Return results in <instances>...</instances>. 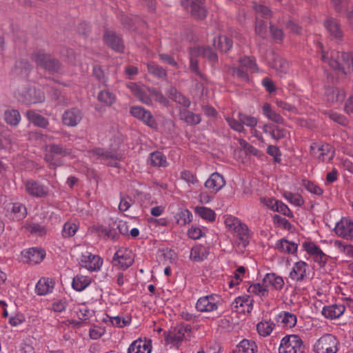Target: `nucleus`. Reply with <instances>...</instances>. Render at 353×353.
<instances>
[{
	"label": "nucleus",
	"mask_w": 353,
	"mask_h": 353,
	"mask_svg": "<svg viewBox=\"0 0 353 353\" xmlns=\"http://www.w3.org/2000/svg\"><path fill=\"white\" fill-rule=\"evenodd\" d=\"M48 93L51 97V99L57 102L59 104L66 103V99L61 94V92L54 88H51L48 91Z\"/></svg>",
	"instance_id": "13d9d810"
},
{
	"label": "nucleus",
	"mask_w": 353,
	"mask_h": 353,
	"mask_svg": "<svg viewBox=\"0 0 353 353\" xmlns=\"http://www.w3.org/2000/svg\"><path fill=\"white\" fill-rule=\"evenodd\" d=\"M152 340L138 339L134 341L129 347L128 353H150L152 350Z\"/></svg>",
	"instance_id": "aec40b11"
},
{
	"label": "nucleus",
	"mask_w": 353,
	"mask_h": 353,
	"mask_svg": "<svg viewBox=\"0 0 353 353\" xmlns=\"http://www.w3.org/2000/svg\"><path fill=\"white\" fill-rule=\"evenodd\" d=\"M302 185L308 192L320 196L323 193V190L318 185L309 180L303 179Z\"/></svg>",
	"instance_id": "3c124183"
},
{
	"label": "nucleus",
	"mask_w": 353,
	"mask_h": 353,
	"mask_svg": "<svg viewBox=\"0 0 353 353\" xmlns=\"http://www.w3.org/2000/svg\"><path fill=\"white\" fill-rule=\"evenodd\" d=\"M32 70V66L27 59H19L15 61L12 74L15 77L26 79L29 77Z\"/></svg>",
	"instance_id": "ddd939ff"
},
{
	"label": "nucleus",
	"mask_w": 353,
	"mask_h": 353,
	"mask_svg": "<svg viewBox=\"0 0 353 353\" xmlns=\"http://www.w3.org/2000/svg\"><path fill=\"white\" fill-rule=\"evenodd\" d=\"M105 43L113 50L117 52H123L125 46L122 39L113 30H105L103 33Z\"/></svg>",
	"instance_id": "f8f14e48"
},
{
	"label": "nucleus",
	"mask_w": 353,
	"mask_h": 353,
	"mask_svg": "<svg viewBox=\"0 0 353 353\" xmlns=\"http://www.w3.org/2000/svg\"><path fill=\"white\" fill-rule=\"evenodd\" d=\"M30 57L38 67L44 69L49 73L59 72L61 69V62L50 54H46L43 51L34 52Z\"/></svg>",
	"instance_id": "f03ea898"
},
{
	"label": "nucleus",
	"mask_w": 353,
	"mask_h": 353,
	"mask_svg": "<svg viewBox=\"0 0 353 353\" xmlns=\"http://www.w3.org/2000/svg\"><path fill=\"white\" fill-rule=\"evenodd\" d=\"M248 292L250 293L259 294L261 296H268V290L260 283H254L251 285L248 288Z\"/></svg>",
	"instance_id": "052dcab7"
},
{
	"label": "nucleus",
	"mask_w": 353,
	"mask_h": 353,
	"mask_svg": "<svg viewBox=\"0 0 353 353\" xmlns=\"http://www.w3.org/2000/svg\"><path fill=\"white\" fill-rule=\"evenodd\" d=\"M274 204L276 205V208H274V206H272V210L281 212L288 217H293V213L292 211L282 201H279L278 202H274Z\"/></svg>",
	"instance_id": "4d7b16f0"
},
{
	"label": "nucleus",
	"mask_w": 353,
	"mask_h": 353,
	"mask_svg": "<svg viewBox=\"0 0 353 353\" xmlns=\"http://www.w3.org/2000/svg\"><path fill=\"white\" fill-rule=\"evenodd\" d=\"M174 256L175 253L171 250H159L157 261L159 265L161 263H162L163 265H170V263H172V261L174 259Z\"/></svg>",
	"instance_id": "58836bf2"
},
{
	"label": "nucleus",
	"mask_w": 353,
	"mask_h": 353,
	"mask_svg": "<svg viewBox=\"0 0 353 353\" xmlns=\"http://www.w3.org/2000/svg\"><path fill=\"white\" fill-rule=\"evenodd\" d=\"M238 119L242 123V125H245L250 128H254L258 123V120L256 117L248 115L243 112L238 113Z\"/></svg>",
	"instance_id": "09e8293b"
},
{
	"label": "nucleus",
	"mask_w": 353,
	"mask_h": 353,
	"mask_svg": "<svg viewBox=\"0 0 353 353\" xmlns=\"http://www.w3.org/2000/svg\"><path fill=\"white\" fill-rule=\"evenodd\" d=\"M91 283V279L88 276L77 275L72 281V288L79 292L83 290Z\"/></svg>",
	"instance_id": "4c0bfd02"
},
{
	"label": "nucleus",
	"mask_w": 353,
	"mask_h": 353,
	"mask_svg": "<svg viewBox=\"0 0 353 353\" xmlns=\"http://www.w3.org/2000/svg\"><path fill=\"white\" fill-rule=\"evenodd\" d=\"M225 223L239 236L240 239L245 240L248 237V228L246 225L241 223L237 219H234L232 223H229V220L227 219Z\"/></svg>",
	"instance_id": "bb28decb"
},
{
	"label": "nucleus",
	"mask_w": 353,
	"mask_h": 353,
	"mask_svg": "<svg viewBox=\"0 0 353 353\" xmlns=\"http://www.w3.org/2000/svg\"><path fill=\"white\" fill-rule=\"evenodd\" d=\"M4 120L8 124L16 126L21 120V114L17 110L8 109L4 112Z\"/></svg>",
	"instance_id": "e433bc0d"
},
{
	"label": "nucleus",
	"mask_w": 353,
	"mask_h": 353,
	"mask_svg": "<svg viewBox=\"0 0 353 353\" xmlns=\"http://www.w3.org/2000/svg\"><path fill=\"white\" fill-rule=\"evenodd\" d=\"M24 185L27 193L33 197H45L49 192L48 188L38 181L32 179L27 180L24 183Z\"/></svg>",
	"instance_id": "9b49d317"
},
{
	"label": "nucleus",
	"mask_w": 353,
	"mask_h": 353,
	"mask_svg": "<svg viewBox=\"0 0 353 353\" xmlns=\"http://www.w3.org/2000/svg\"><path fill=\"white\" fill-rule=\"evenodd\" d=\"M256 33L264 38L266 34V25L262 19H259L257 17H256V26H255Z\"/></svg>",
	"instance_id": "338daca9"
},
{
	"label": "nucleus",
	"mask_w": 353,
	"mask_h": 353,
	"mask_svg": "<svg viewBox=\"0 0 353 353\" xmlns=\"http://www.w3.org/2000/svg\"><path fill=\"white\" fill-rule=\"evenodd\" d=\"M72 154V149L61 143H50L45 147L44 160L49 164V168H55L63 165V157Z\"/></svg>",
	"instance_id": "f257e3e1"
},
{
	"label": "nucleus",
	"mask_w": 353,
	"mask_h": 353,
	"mask_svg": "<svg viewBox=\"0 0 353 353\" xmlns=\"http://www.w3.org/2000/svg\"><path fill=\"white\" fill-rule=\"evenodd\" d=\"M336 234L347 239H353V221L343 219L335 226Z\"/></svg>",
	"instance_id": "4468645a"
},
{
	"label": "nucleus",
	"mask_w": 353,
	"mask_h": 353,
	"mask_svg": "<svg viewBox=\"0 0 353 353\" xmlns=\"http://www.w3.org/2000/svg\"><path fill=\"white\" fill-rule=\"evenodd\" d=\"M228 73L233 77L244 81H248L249 77L247 72L241 65L239 68L231 67L228 69Z\"/></svg>",
	"instance_id": "864d4df0"
},
{
	"label": "nucleus",
	"mask_w": 353,
	"mask_h": 353,
	"mask_svg": "<svg viewBox=\"0 0 353 353\" xmlns=\"http://www.w3.org/2000/svg\"><path fill=\"white\" fill-rule=\"evenodd\" d=\"M225 184V181L223 175L218 172H214L210 178L205 181V187L211 190L213 193H216Z\"/></svg>",
	"instance_id": "f3484780"
},
{
	"label": "nucleus",
	"mask_w": 353,
	"mask_h": 353,
	"mask_svg": "<svg viewBox=\"0 0 353 353\" xmlns=\"http://www.w3.org/2000/svg\"><path fill=\"white\" fill-rule=\"evenodd\" d=\"M328 115L330 119L342 125H346L348 123L347 118L344 115L338 112L330 111L329 112Z\"/></svg>",
	"instance_id": "69168bd1"
},
{
	"label": "nucleus",
	"mask_w": 353,
	"mask_h": 353,
	"mask_svg": "<svg viewBox=\"0 0 353 353\" xmlns=\"http://www.w3.org/2000/svg\"><path fill=\"white\" fill-rule=\"evenodd\" d=\"M204 3L191 1L189 12L192 17L198 20L205 19L208 14V10L203 6Z\"/></svg>",
	"instance_id": "cd10ccee"
},
{
	"label": "nucleus",
	"mask_w": 353,
	"mask_h": 353,
	"mask_svg": "<svg viewBox=\"0 0 353 353\" xmlns=\"http://www.w3.org/2000/svg\"><path fill=\"white\" fill-rule=\"evenodd\" d=\"M282 318V323L287 327L292 328L296 323V316L288 312H284L283 315H280Z\"/></svg>",
	"instance_id": "5fc2aeb1"
},
{
	"label": "nucleus",
	"mask_w": 353,
	"mask_h": 353,
	"mask_svg": "<svg viewBox=\"0 0 353 353\" xmlns=\"http://www.w3.org/2000/svg\"><path fill=\"white\" fill-rule=\"evenodd\" d=\"M352 54L345 52L332 51L330 57H328L323 52L321 59L325 62H328L330 66L333 69L341 71L343 74H346V67L349 64L348 61H350Z\"/></svg>",
	"instance_id": "7ed1b4c3"
},
{
	"label": "nucleus",
	"mask_w": 353,
	"mask_h": 353,
	"mask_svg": "<svg viewBox=\"0 0 353 353\" xmlns=\"http://www.w3.org/2000/svg\"><path fill=\"white\" fill-rule=\"evenodd\" d=\"M168 96L172 100L185 108H188L190 105V101L189 99L179 92L174 88L170 87L168 91Z\"/></svg>",
	"instance_id": "473e14b6"
},
{
	"label": "nucleus",
	"mask_w": 353,
	"mask_h": 353,
	"mask_svg": "<svg viewBox=\"0 0 353 353\" xmlns=\"http://www.w3.org/2000/svg\"><path fill=\"white\" fill-rule=\"evenodd\" d=\"M191 332V326L190 325L185 323L178 325L174 328L172 332L168 334L164 332L165 343L177 345L183 340L190 338Z\"/></svg>",
	"instance_id": "423d86ee"
},
{
	"label": "nucleus",
	"mask_w": 353,
	"mask_h": 353,
	"mask_svg": "<svg viewBox=\"0 0 353 353\" xmlns=\"http://www.w3.org/2000/svg\"><path fill=\"white\" fill-rule=\"evenodd\" d=\"M225 120L230 127L234 130L239 132H243L245 131V128L243 125H242V123L239 120L238 118L236 119L234 118L227 117Z\"/></svg>",
	"instance_id": "680f3d73"
},
{
	"label": "nucleus",
	"mask_w": 353,
	"mask_h": 353,
	"mask_svg": "<svg viewBox=\"0 0 353 353\" xmlns=\"http://www.w3.org/2000/svg\"><path fill=\"white\" fill-rule=\"evenodd\" d=\"M257 351V346L254 341L243 339L236 347L234 353H255Z\"/></svg>",
	"instance_id": "7c9ffc66"
},
{
	"label": "nucleus",
	"mask_w": 353,
	"mask_h": 353,
	"mask_svg": "<svg viewBox=\"0 0 353 353\" xmlns=\"http://www.w3.org/2000/svg\"><path fill=\"white\" fill-rule=\"evenodd\" d=\"M17 100L24 104L41 103L45 99L44 93L34 87H23L15 92Z\"/></svg>",
	"instance_id": "20e7f679"
},
{
	"label": "nucleus",
	"mask_w": 353,
	"mask_h": 353,
	"mask_svg": "<svg viewBox=\"0 0 353 353\" xmlns=\"http://www.w3.org/2000/svg\"><path fill=\"white\" fill-rule=\"evenodd\" d=\"M92 152L97 155L99 159L110 167H119L121 157L115 152L105 150L102 148L93 149Z\"/></svg>",
	"instance_id": "9d476101"
},
{
	"label": "nucleus",
	"mask_w": 353,
	"mask_h": 353,
	"mask_svg": "<svg viewBox=\"0 0 353 353\" xmlns=\"http://www.w3.org/2000/svg\"><path fill=\"white\" fill-rule=\"evenodd\" d=\"M78 227L76 224L67 222L63 225L62 235L64 238H68L75 234Z\"/></svg>",
	"instance_id": "6e6d98bb"
},
{
	"label": "nucleus",
	"mask_w": 353,
	"mask_h": 353,
	"mask_svg": "<svg viewBox=\"0 0 353 353\" xmlns=\"http://www.w3.org/2000/svg\"><path fill=\"white\" fill-rule=\"evenodd\" d=\"M254 9L257 14H261L265 19H270L272 16V12L271 10L263 5H255Z\"/></svg>",
	"instance_id": "e2e57ef3"
},
{
	"label": "nucleus",
	"mask_w": 353,
	"mask_h": 353,
	"mask_svg": "<svg viewBox=\"0 0 353 353\" xmlns=\"http://www.w3.org/2000/svg\"><path fill=\"white\" fill-rule=\"evenodd\" d=\"M54 285V282L52 279L43 277L37 282L35 291L38 295H46L52 291Z\"/></svg>",
	"instance_id": "5701e85b"
},
{
	"label": "nucleus",
	"mask_w": 353,
	"mask_h": 353,
	"mask_svg": "<svg viewBox=\"0 0 353 353\" xmlns=\"http://www.w3.org/2000/svg\"><path fill=\"white\" fill-rule=\"evenodd\" d=\"M11 213L14 214L13 219H16L18 221L21 220L27 214L26 208L24 205L19 203H12Z\"/></svg>",
	"instance_id": "a18cd8bd"
},
{
	"label": "nucleus",
	"mask_w": 353,
	"mask_h": 353,
	"mask_svg": "<svg viewBox=\"0 0 353 353\" xmlns=\"http://www.w3.org/2000/svg\"><path fill=\"white\" fill-rule=\"evenodd\" d=\"M176 216V223L180 225H185L192 221L191 218L192 215L191 212L187 209L181 210L177 213Z\"/></svg>",
	"instance_id": "8fccbe9b"
},
{
	"label": "nucleus",
	"mask_w": 353,
	"mask_h": 353,
	"mask_svg": "<svg viewBox=\"0 0 353 353\" xmlns=\"http://www.w3.org/2000/svg\"><path fill=\"white\" fill-rule=\"evenodd\" d=\"M81 263L88 270L96 271L100 269L103 264V261L99 256L87 252V254L82 255Z\"/></svg>",
	"instance_id": "dca6fc26"
},
{
	"label": "nucleus",
	"mask_w": 353,
	"mask_h": 353,
	"mask_svg": "<svg viewBox=\"0 0 353 353\" xmlns=\"http://www.w3.org/2000/svg\"><path fill=\"white\" fill-rule=\"evenodd\" d=\"M267 153L274 157V162H281V153L279 148L276 145H269L267 148Z\"/></svg>",
	"instance_id": "774afa93"
},
{
	"label": "nucleus",
	"mask_w": 353,
	"mask_h": 353,
	"mask_svg": "<svg viewBox=\"0 0 353 353\" xmlns=\"http://www.w3.org/2000/svg\"><path fill=\"white\" fill-rule=\"evenodd\" d=\"M284 196L292 204L296 206H301L304 203L303 197L298 194H293L292 192H285Z\"/></svg>",
	"instance_id": "bf43d9fd"
},
{
	"label": "nucleus",
	"mask_w": 353,
	"mask_h": 353,
	"mask_svg": "<svg viewBox=\"0 0 353 353\" xmlns=\"http://www.w3.org/2000/svg\"><path fill=\"white\" fill-rule=\"evenodd\" d=\"M339 344L337 339L330 334H326L317 340L314 345L316 353H336Z\"/></svg>",
	"instance_id": "0eeeda50"
},
{
	"label": "nucleus",
	"mask_w": 353,
	"mask_h": 353,
	"mask_svg": "<svg viewBox=\"0 0 353 353\" xmlns=\"http://www.w3.org/2000/svg\"><path fill=\"white\" fill-rule=\"evenodd\" d=\"M27 254V257L30 263L33 264L39 263L46 256V252L43 250L37 248H30Z\"/></svg>",
	"instance_id": "f704fd0d"
},
{
	"label": "nucleus",
	"mask_w": 353,
	"mask_h": 353,
	"mask_svg": "<svg viewBox=\"0 0 353 353\" xmlns=\"http://www.w3.org/2000/svg\"><path fill=\"white\" fill-rule=\"evenodd\" d=\"M325 93L332 102L343 101L345 98V92L336 88H328Z\"/></svg>",
	"instance_id": "37998d69"
},
{
	"label": "nucleus",
	"mask_w": 353,
	"mask_h": 353,
	"mask_svg": "<svg viewBox=\"0 0 353 353\" xmlns=\"http://www.w3.org/2000/svg\"><path fill=\"white\" fill-rule=\"evenodd\" d=\"M98 100L104 103L105 105L110 106L113 104L116 100L115 95L109 90H101L97 96Z\"/></svg>",
	"instance_id": "49530a36"
},
{
	"label": "nucleus",
	"mask_w": 353,
	"mask_h": 353,
	"mask_svg": "<svg viewBox=\"0 0 353 353\" xmlns=\"http://www.w3.org/2000/svg\"><path fill=\"white\" fill-rule=\"evenodd\" d=\"M192 54L206 58L212 63L218 62V55L210 47L197 46L192 48Z\"/></svg>",
	"instance_id": "4be33fe9"
},
{
	"label": "nucleus",
	"mask_w": 353,
	"mask_h": 353,
	"mask_svg": "<svg viewBox=\"0 0 353 353\" xmlns=\"http://www.w3.org/2000/svg\"><path fill=\"white\" fill-rule=\"evenodd\" d=\"M307 265L305 262H296L290 273V277L296 281H302L306 276Z\"/></svg>",
	"instance_id": "b1692460"
},
{
	"label": "nucleus",
	"mask_w": 353,
	"mask_h": 353,
	"mask_svg": "<svg viewBox=\"0 0 353 353\" xmlns=\"http://www.w3.org/2000/svg\"><path fill=\"white\" fill-rule=\"evenodd\" d=\"M220 297L216 294H211L198 299L196 307L200 312H212L218 308Z\"/></svg>",
	"instance_id": "1a4fd4ad"
},
{
	"label": "nucleus",
	"mask_w": 353,
	"mask_h": 353,
	"mask_svg": "<svg viewBox=\"0 0 353 353\" xmlns=\"http://www.w3.org/2000/svg\"><path fill=\"white\" fill-rule=\"evenodd\" d=\"M263 114L270 121L277 124H283L284 119L280 114L273 110L271 105L265 103L262 106Z\"/></svg>",
	"instance_id": "c85d7f7f"
},
{
	"label": "nucleus",
	"mask_w": 353,
	"mask_h": 353,
	"mask_svg": "<svg viewBox=\"0 0 353 353\" xmlns=\"http://www.w3.org/2000/svg\"><path fill=\"white\" fill-rule=\"evenodd\" d=\"M198 56L192 54V48L190 49V68L192 72H195V74L199 76L201 78L203 79V74L199 71L198 66V60L196 59Z\"/></svg>",
	"instance_id": "0e129e2a"
},
{
	"label": "nucleus",
	"mask_w": 353,
	"mask_h": 353,
	"mask_svg": "<svg viewBox=\"0 0 353 353\" xmlns=\"http://www.w3.org/2000/svg\"><path fill=\"white\" fill-rule=\"evenodd\" d=\"M134 262L131 256L130 251L125 249H119L114 254L112 263L119 269L125 270L132 265Z\"/></svg>",
	"instance_id": "6e6552de"
},
{
	"label": "nucleus",
	"mask_w": 353,
	"mask_h": 353,
	"mask_svg": "<svg viewBox=\"0 0 353 353\" xmlns=\"http://www.w3.org/2000/svg\"><path fill=\"white\" fill-rule=\"evenodd\" d=\"M263 282L268 283L276 290H281L284 285L283 279L274 273L267 274L263 279Z\"/></svg>",
	"instance_id": "c9c22d12"
},
{
	"label": "nucleus",
	"mask_w": 353,
	"mask_h": 353,
	"mask_svg": "<svg viewBox=\"0 0 353 353\" xmlns=\"http://www.w3.org/2000/svg\"><path fill=\"white\" fill-rule=\"evenodd\" d=\"M325 27L330 34L336 40L341 41L343 37V32L340 25L334 18L327 19L325 23Z\"/></svg>",
	"instance_id": "412c9836"
},
{
	"label": "nucleus",
	"mask_w": 353,
	"mask_h": 353,
	"mask_svg": "<svg viewBox=\"0 0 353 353\" xmlns=\"http://www.w3.org/2000/svg\"><path fill=\"white\" fill-rule=\"evenodd\" d=\"M82 119V113L78 108H70L64 112L62 115L63 123L67 126H76Z\"/></svg>",
	"instance_id": "2eb2a0df"
},
{
	"label": "nucleus",
	"mask_w": 353,
	"mask_h": 353,
	"mask_svg": "<svg viewBox=\"0 0 353 353\" xmlns=\"http://www.w3.org/2000/svg\"><path fill=\"white\" fill-rule=\"evenodd\" d=\"M214 46L221 52H228L232 46V41L225 36H218L214 39Z\"/></svg>",
	"instance_id": "2f4dec72"
},
{
	"label": "nucleus",
	"mask_w": 353,
	"mask_h": 353,
	"mask_svg": "<svg viewBox=\"0 0 353 353\" xmlns=\"http://www.w3.org/2000/svg\"><path fill=\"white\" fill-rule=\"evenodd\" d=\"M130 113L133 117L142 120L148 125L152 128L154 126V119L152 114L144 108L139 106L132 107L130 108Z\"/></svg>",
	"instance_id": "a211bd4d"
},
{
	"label": "nucleus",
	"mask_w": 353,
	"mask_h": 353,
	"mask_svg": "<svg viewBox=\"0 0 353 353\" xmlns=\"http://www.w3.org/2000/svg\"><path fill=\"white\" fill-rule=\"evenodd\" d=\"M275 324L269 321H261L256 325V330L260 336H269L272 332Z\"/></svg>",
	"instance_id": "79ce46f5"
},
{
	"label": "nucleus",
	"mask_w": 353,
	"mask_h": 353,
	"mask_svg": "<svg viewBox=\"0 0 353 353\" xmlns=\"http://www.w3.org/2000/svg\"><path fill=\"white\" fill-rule=\"evenodd\" d=\"M179 118L181 120L184 121L187 124L192 125L199 124L201 121V116L199 114H195L186 109L179 111Z\"/></svg>",
	"instance_id": "c756f323"
},
{
	"label": "nucleus",
	"mask_w": 353,
	"mask_h": 353,
	"mask_svg": "<svg viewBox=\"0 0 353 353\" xmlns=\"http://www.w3.org/2000/svg\"><path fill=\"white\" fill-rule=\"evenodd\" d=\"M332 147L328 143L318 144L313 143L310 145V154L315 158H318L322 161H325L326 157L331 152Z\"/></svg>",
	"instance_id": "6ab92c4d"
},
{
	"label": "nucleus",
	"mask_w": 353,
	"mask_h": 353,
	"mask_svg": "<svg viewBox=\"0 0 353 353\" xmlns=\"http://www.w3.org/2000/svg\"><path fill=\"white\" fill-rule=\"evenodd\" d=\"M240 65L244 69L250 70L252 72H257L259 68L254 59L249 57H243L239 59Z\"/></svg>",
	"instance_id": "de8ad7c7"
},
{
	"label": "nucleus",
	"mask_w": 353,
	"mask_h": 353,
	"mask_svg": "<svg viewBox=\"0 0 353 353\" xmlns=\"http://www.w3.org/2000/svg\"><path fill=\"white\" fill-rule=\"evenodd\" d=\"M345 306L343 305L334 304L332 305L325 306L322 310V314L327 319H336L341 316L344 311Z\"/></svg>",
	"instance_id": "393cba45"
},
{
	"label": "nucleus",
	"mask_w": 353,
	"mask_h": 353,
	"mask_svg": "<svg viewBox=\"0 0 353 353\" xmlns=\"http://www.w3.org/2000/svg\"><path fill=\"white\" fill-rule=\"evenodd\" d=\"M117 230V228L116 226H114L113 223L110 224L108 227H102L99 230V233L101 236H104L112 241H117L119 239V234Z\"/></svg>",
	"instance_id": "ea45409f"
},
{
	"label": "nucleus",
	"mask_w": 353,
	"mask_h": 353,
	"mask_svg": "<svg viewBox=\"0 0 353 353\" xmlns=\"http://www.w3.org/2000/svg\"><path fill=\"white\" fill-rule=\"evenodd\" d=\"M26 117L30 122L39 128H46L49 125L48 120L43 115L37 113L34 110H28L26 112Z\"/></svg>",
	"instance_id": "a878e982"
},
{
	"label": "nucleus",
	"mask_w": 353,
	"mask_h": 353,
	"mask_svg": "<svg viewBox=\"0 0 353 353\" xmlns=\"http://www.w3.org/2000/svg\"><path fill=\"white\" fill-rule=\"evenodd\" d=\"M305 346L299 336L288 335L281 339L279 353H304Z\"/></svg>",
	"instance_id": "39448f33"
},
{
	"label": "nucleus",
	"mask_w": 353,
	"mask_h": 353,
	"mask_svg": "<svg viewBox=\"0 0 353 353\" xmlns=\"http://www.w3.org/2000/svg\"><path fill=\"white\" fill-rule=\"evenodd\" d=\"M194 211L196 214H197L199 216L205 220L214 221L216 219L215 212L210 208L203 206H197L195 208Z\"/></svg>",
	"instance_id": "a19ab883"
},
{
	"label": "nucleus",
	"mask_w": 353,
	"mask_h": 353,
	"mask_svg": "<svg viewBox=\"0 0 353 353\" xmlns=\"http://www.w3.org/2000/svg\"><path fill=\"white\" fill-rule=\"evenodd\" d=\"M276 248L281 252L294 254L297 250L298 245L283 239L277 242Z\"/></svg>",
	"instance_id": "72a5a7b5"
},
{
	"label": "nucleus",
	"mask_w": 353,
	"mask_h": 353,
	"mask_svg": "<svg viewBox=\"0 0 353 353\" xmlns=\"http://www.w3.org/2000/svg\"><path fill=\"white\" fill-rule=\"evenodd\" d=\"M271 65L272 68L283 73H286L289 67L288 62L279 56L274 57Z\"/></svg>",
	"instance_id": "c03bdc74"
},
{
	"label": "nucleus",
	"mask_w": 353,
	"mask_h": 353,
	"mask_svg": "<svg viewBox=\"0 0 353 353\" xmlns=\"http://www.w3.org/2000/svg\"><path fill=\"white\" fill-rule=\"evenodd\" d=\"M239 143L241 147L245 150L246 154H252L253 156H260V151L250 145L245 140L243 139H239Z\"/></svg>",
	"instance_id": "603ef678"
}]
</instances>
